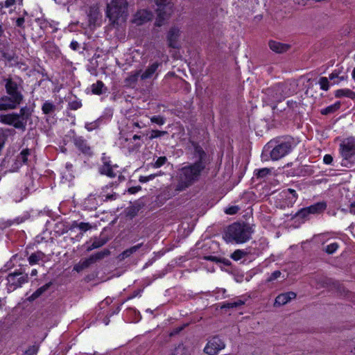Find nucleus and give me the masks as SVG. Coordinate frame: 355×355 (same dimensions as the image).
Returning a JSON list of instances; mask_svg holds the SVG:
<instances>
[{"mask_svg":"<svg viewBox=\"0 0 355 355\" xmlns=\"http://www.w3.org/2000/svg\"><path fill=\"white\" fill-rule=\"evenodd\" d=\"M37 270H36V269H33V270L31 271V275L32 276H35V275H37Z\"/></svg>","mask_w":355,"mask_h":355,"instance_id":"nucleus-61","label":"nucleus"},{"mask_svg":"<svg viewBox=\"0 0 355 355\" xmlns=\"http://www.w3.org/2000/svg\"><path fill=\"white\" fill-rule=\"evenodd\" d=\"M82 107V103L79 101H73L69 103V107L71 110H76Z\"/></svg>","mask_w":355,"mask_h":355,"instance_id":"nucleus-47","label":"nucleus"},{"mask_svg":"<svg viewBox=\"0 0 355 355\" xmlns=\"http://www.w3.org/2000/svg\"><path fill=\"white\" fill-rule=\"evenodd\" d=\"M335 96L336 98L345 96L351 99H354L355 92L349 89H339L335 92Z\"/></svg>","mask_w":355,"mask_h":355,"instance_id":"nucleus-29","label":"nucleus"},{"mask_svg":"<svg viewBox=\"0 0 355 355\" xmlns=\"http://www.w3.org/2000/svg\"><path fill=\"white\" fill-rule=\"evenodd\" d=\"M352 78L355 80V68L352 71Z\"/></svg>","mask_w":355,"mask_h":355,"instance_id":"nucleus-64","label":"nucleus"},{"mask_svg":"<svg viewBox=\"0 0 355 355\" xmlns=\"http://www.w3.org/2000/svg\"><path fill=\"white\" fill-rule=\"evenodd\" d=\"M193 163L189 164L178 169L176 175L177 184L175 190L182 191L197 182L209 163L208 155L203 148L196 142H192Z\"/></svg>","mask_w":355,"mask_h":355,"instance_id":"nucleus-1","label":"nucleus"},{"mask_svg":"<svg viewBox=\"0 0 355 355\" xmlns=\"http://www.w3.org/2000/svg\"><path fill=\"white\" fill-rule=\"evenodd\" d=\"M24 23V17H19L16 20V25L19 27H21Z\"/></svg>","mask_w":355,"mask_h":355,"instance_id":"nucleus-56","label":"nucleus"},{"mask_svg":"<svg viewBox=\"0 0 355 355\" xmlns=\"http://www.w3.org/2000/svg\"><path fill=\"white\" fill-rule=\"evenodd\" d=\"M30 155V150L28 149L23 150L17 157V160L26 164L28 160V156Z\"/></svg>","mask_w":355,"mask_h":355,"instance_id":"nucleus-37","label":"nucleus"},{"mask_svg":"<svg viewBox=\"0 0 355 355\" xmlns=\"http://www.w3.org/2000/svg\"><path fill=\"white\" fill-rule=\"evenodd\" d=\"M206 259L210 260V261H215V262L219 261L218 258H217L216 257H213V256L207 257Z\"/></svg>","mask_w":355,"mask_h":355,"instance_id":"nucleus-58","label":"nucleus"},{"mask_svg":"<svg viewBox=\"0 0 355 355\" xmlns=\"http://www.w3.org/2000/svg\"><path fill=\"white\" fill-rule=\"evenodd\" d=\"M318 83L321 89L327 91L329 89V78L321 77L319 79Z\"/></svg>","mask_w":355,"mask_h":355,"instance_id":"nucleus-38","label":"nucleus"},{"mask_svg":"<svg viewBox=\"0 0 355 355\" xmlns=\"http://www.w3.org/2000/svg\"><path fill=\"white\" fill-rule=\"evenodd\" d=\"M167 162L168 159L166 156L155 157L150 165L152 168H158L166 164Z\"/></svg>","mask_w":355,"mask_h":355,"instance_id":"nucleus-30","label":"nucleus"},{"mask_svg":"<svg viewBox=\"0 0 355 355\" xmlns=\"http://www.w3.org/2000/svg\"><path fill=\"white\" fill-rule=\"evenodd\" d=\"M33 110L27 105L21 107L19 112H12L0 115V122L12 125L14 128L24 131L28 121L31 120Z\"/></svg>","mask_w":355,"mask_h":355,"instance_id":"nucleus-3","label":"nucleus"},{"mask_svg":"<svg viewBox=\"0 0 355 355\" xmlns=\"http://www.w3.org/2000/svg\"><path fill=\"white\" fill-rule=\"evenodd\" d=\"M310 214V213L308 211L307 207L302 208L300 211H298L296 214L295 217L300 218H306L308 217V216Z\"/></svg>","mask_w":355,"mask_h":355,"instance_id":"nucleus-45","label":"nucleus"},{"mask_svg":"<svg viewBox=\"0 0 355 355\" xmlns=\"http://www.w3.org/2000/svg\"><path fill=\"white\" fill-rule=\"evenodd\" d=\"M106 13L112 24L124 21L128 15L127 0H112L107 4Z\"/></svg>","mask_w":355,"mask_h":355,"instance_id":"nucleus-5","label":"nucleus"},{"mask_svg":"<svg viewBox=\"0 0 355 355\" xmlns=\"http://www.w3.org/2000/svg\"><path fill=\"white\" fill-rule=\"evenodd\" d=\"M110 251L109 250H104L101 252H98L94 254H92L89 257L87 258L89 263L92 264L95 263L99 260L103 259L105 257L110 255Z\"/></svg>","mask_w":355,"mask_h":355,"instance_id":"nucleus-24","label":"nucleus"},{"mask_svg":"<svg viewBox=\"0 0 355 355\" xmlns=\"http://www.w3.org/2000/svg\"><path fill=\"white\" fill-rule=\"evenodd\" d=\"M329 79L332 82L334 85H338L342 81L346 80L347 79V75L345 73H342L341 70L334 69L329 75Z\"/></svg>","mask_w":355,"mask_h":355,"instance_id":"nucleus-20","label":"nucleus"},{"mask_svg":"<svg viewBox=\"0 0 355 355\" xmlns=\"http://www.w3.org/2000/svg\"><path fill=\"white\" fill-rule=\"evenodd\" d=\"M75 146L83 154L92 155V149L86 139L82 136L73 135L72 137Z\"/></svg>","mask_w":355,"mask_h":355,"instance_id":"nucleus-14","label":"nucleus"},{"mask_svg":"<svg viewBox=\"0 0 355 355\" xmlns=\"http://www.w3.org/2000/svg\"><path fill=\"white\" fill-rule=\"evenodd\" d=\"M158 8L157 9V19L155 21L157 26L163 25L164 20L169 18L173 13V5L167 0H155Z\"/></svg>","mask_w":355,"mask_h":355,"instance_id":"nucleus-9","label":"nucleus"},{"mask_svg":"<svg viewBox=\"0 0 355 355\" xmlns=\"http://www.w3.org/2000/svg\"><path fill=\"white\" fill-rule=\"evenodd\" d=\"M92 228V225L89 223L81 222L78 224V229L82 232H85Z\"/></svg>","mask_w":355,"mask_h":355,"instance_id":"nucleus-46","label":"nucleus"},{"mask_svg":"<svg viewBox=\"0 0 355 355\" xmlns=\"http://www.w3.org/2000/svg\"><path fill=\"white\" fill-rule=\"evenodd\" d=\"M295 4L297 5H304L305 3V0H292Z\"/></svg>","mask_w":355,"mask_h":355,"instance_id":"nucleus-59","label":"nucleus"},{"mask_svg":"<svg viewBox=\"0 0 355 355\" xmlns=\"http://www.w3.org/2000/svg\"><path fill=\"white\" fill-rule=\"evenodd\" d=\"M287 87L288 85L286 83H281L267 88L265 90L267 101L270 103H278L282 101L286 96L289 95Z\"/></svg>","mask_w":355,"mask_h":355,"instance_id":"nucleus-7","label":"nucleus"},{"mask_svg":"<svg viewBox=\"0 0 355 355\" xmlns=\"http://www.w3.org/2000/svg\"><path fill=\"white\" fill-rule=\"evenodd\" d=\"M166 134H167L166 131H161V130H152L150 132V135L149 136V139L150 140H152V139H156V138L164 136Z\"/></svg>","mask_w":355,"mask_h":355,"instance_id":"nucleus-40","label":"nucleus"},{"mask_svg":"<svg viewBox=\"0 0 355 355\" xmlns=\"http://www.w3.org/2000/svg\"><path fill=\"white\" fill-rule=\"evenodd\" d=\"M243 304H244V302L243 300H235V301H233V302H230L225 303L222 306V307L223 308L232 309V308L239 307L240 306H242Z\"/></svg>","mask_w":355,"mask_h":355,"instance_id":"nucleus-36","label":"nucleus"},{"mask_svg":"<svg viewBox=\"0 0 355 355\" xmlns=\"http://www.w3.org/2000/svg\"><path fill=\"white\" fill-rule=\"evenodd\" d=\"M161 63L155 62L148 67V68L141 74V80H146L152 78L155 74Z\"/></svg>","mask_w":355,"mask_h":355,"instance_id":"nucleus-21","label":"nucleus"},{"mask_svg":"<svg viewBox=\"0 0 355 355\" xmlns=\"http://www.w3.org/2000/svg\"><path fill=\"white\" fill-rule=\"evenodd\" d=\"M78 224H79V223H78L77 221H73L72 223V224L71 225L69 230H72L75 228H78Z\"/></svg>","mask_w":355,"mask_h":355,"instance_id":"nucleus-57","label":"nucleus"},{"mask_svg":"<svg viewBox=\"0 0 355 355\" xmlns=\"http://www.w3.org/2000/svg\"><path fill=\"white\" fill-rule=\"evenodd\" d=\"M340 105H341V103L340 101H336L335 103L322 109L320 111V113L323 115H327V114H329L331 113H334L340 107Z\"/></svg>","mask_w":355,"mask_h":355,"instance_id":"nucleus-31","label":"nucleus"},{"mask_svg":"<svg viewBox=\"0 0 355 355\" xmlns=\"http://www.w3.org/2000/svg\"><path fill=\"white\" fill-rule=\"evenodd\" d=\"M338 248V244L337 243H332L326 246L324 251L327 254H331L334 253L337 250Z\"/></svg>","mask_w":355,"mask_h":355,"instance_id":"nucleus-41","label":"nucleus"},{"mask_svg":"<svg viewBox=\"0 0 355 355\" xmlns=\"http://www.w3.org/2000/svg\"><path fill=\"white\" fill-rule=\"evenodd\" d=\"M103 164L98 167V171L101 175H106L109 178H115L117 175L116 169L118 168L117 165H112L109 160V158L103 157L102 158Z\"/></svg>","mask_w":355,"mask_h":355,"instance_id":"nucleus-12","label":"nucleus"},{"mask_svg":"<svg viewBox=\"0 0 355 355\" xmlns=\"http://www.w3.org/2000/svg\"><path fill=\"white\" fill-rule=\"evenodd\" d=\"M91 266V263L87 259L80 260L77 264L73 266V270L80 272L85 268Z\"/></svg>","mask_w":355,"mask_h":355,"instance_id":"nucleus-33","label":"nucleus"},{"mask_svg":"<svg viewBox=\"0 0 355 355\" xmlns=\"http://www.w3.org/2000/svg\"><path fill=\"white\" fill-rule=\"evenodd\" d=\"M130 128H132V130L135 128H145L146 127V125L142 122H139V121H132L130 124Z\"/></svg>","mask_w":355,"mask_h":355,"instance_id":"nucleus-48","label":"nucleus"},{"mask_svg":"<svg viewBox=\"0 0 355 355\" xmlns=\"http://www.w3.org/2000/svg\"><path fill=\"white\" fill-rule=\"evenodd\" d=\"M15 3V0H6V1L4 2L3 6H4L6 8H9V7H10V6H13Z\"/></svg>","mask_w":355,"mask_h":355,"instance_id":"nucleus-55","label":"nucleus"},{"mask_svg":"<svg viewBox=\"0 0 355 355\" xmlns=\"http://www.w3.org/2000/svg\"><path fill=\"white\" fill-rule=\"evenodd\" d=\"M46 259V254L42 251H37L32 253L28 260L30 265H35L39 263L40 261L44 262Z\"/></svg>","mask_w":355,"mask_h":355,"instance_id":"nucleus-23","label":"nucleus"},{"mask_svg":"<svg viewBox=\"0 0 355 355\" xmlns=\"http://www.w3.org/2000/svg\"><path fill=\"white\" fill-rule=\"evenodd\" d=\"M151 123H156L159 125H162L166 122V119L160 115H155L150 118Z\"/></svg>","mask_w":355,"mask_h":355,"instance_id":"nucleus-39","label":"nucleus"},{"mask_svg":"<svg viewBox=\"0 0 355 355\" xmlns=\"http://www.w3.org/2000/svg\"><path fill=\"white\" fill-rule=\"evenodd\" d=\"M139 181H140L141 182H146L149 181V179H148V177H147V176H146V177H142V176H141V177H140V178H139Z\"/></svg>","mask_w":355,"mask_h":355,"instance_id":"nucleus-60","label":"nucleus"},{"mask_svg":"<svg viewBox=\"0 0 355 355\" xmlns=\"http://www.w3.org/2000/svg\"><path fill=\"white\" fill-rule=\"evenodd\" d=\"M224 342L218 337L212 338L207 343L204 349V352L209 355H216L218 352L225 348Z\"/></svg>","mask_w":355,"mask_h":355,"instance_id":"nucleus-11","label":"nucleus"},{"mask_svg":"<svg viewBox=\"0 0 355 355\" xmlns=\"http://www.w3.org/2000/svg\"><path fill=\"white\" fill-rule=\"evenodd\" d=\"M98 126H99V120H96V121H92V122L86 123L85 125V128L88 131H92V130L98 128Z\"/></svg>","mask_w":355,"mask_h":355,"instance_id":"nucleus-43","label":"nucleus"},{"mask_svg":"<svg viewBox=\"0 0 355 355\" xmlns=\"http://www.w3.org/2000/svg\"><path fill=\"white\" fill-rule=\"evenodd\" d=\"M153 17V14L146 10H139L134 16L133 22L137 25H141Z\"/></svg>","mask_w":355,"mask_h":355,"instance_id":"nucleus-17","label":"nucleus"},{"mask_svg":"<svg viewBox=\"0 0 355 355\" xmlns=\"http://www.w3.org/2000/svg\"><path fill=\"white\" fill-rule=\"evenodd\" d=\"M141 189V186H135L130 187L128 189V192L130 194H135Z\"/></svg>","mask_w":355,"mask_h":355,"instance_id":"nucleus-53","label":"nucleus"},{"mask_svg":"<svg viewBox=\"0 0 355 355\" xmlns=\"http://www.w3.org/2000/svg\"><path fill=\"white\" fill-rule=\"evenodd\" d=\"M55 109V105L53 103L48 101H45L42 106V110L45 114H50L53 113Z\"/></svg>","mask_w":355,"mask_h":355,"instance_id":"nucleus-32","label":"nucleus"},{"mask_svg":"<svg viewBox=\"0 0 355 355\" xmlns=\"http://www.w3.org/2000/svg\"><path fill=\"white\" fill-rule=\"evenodd\" d=\"M51 286V282H49L44 286L37 288L29 297V301H33L41 296L44 292H46Z\"/></svg>","mask_w":355,"mask_h":355,"instance_id":"nucleus-27","label":"nucleus"},{"mask_svg":"<svg viewBox=\"0 0 355 355\" xmlns=\"http://www.w3.org/2000/svg\"><path fill=\"white\" fill-rule=\"evenodd\" d=\"M248 252L244 250H236L230 256L234 261H239L245 257Z\"/></svg>","mask_w":355,"mask_h":355,"instance_id":"nucleus-35","label":"nucleus"},{"mask_svg":"<svg viewBox=\"0 0 355 355\" xmlns=\"http://www.w3.org/2000/svg\"><path fill=\"white\" fill-rule=\"evenodd\" d=\"M323 162L326 164H331L333 162V157L331 155L327 154L323 157Z\"/></svg>","mask_w":355,"mask_h":355,"instance_id":"nucleus-52","label":"nucleus"},{"mask_svg":"<svg viewBox=\"0 0 355 355\" xmlns=\"http://www.w3.org/2000/svg\"><path fill=\"white\" fill-rule=\"evenodd\" d=\"M112 184L107 185L102 189V191L99 195V198L103 202L112 201L115 200L118 196V195L115 192L107 193V190L109 188H111Z\"/></svg>","mask_w":355,"mask_h":355,"instance_id":"nucleus-22","label":"nucleus"},{"mask_svg":"<svg viewBox=\"0 0 355 355\" xmlns=\"http://www.w3.org/2000/svg\"><path fill=\"white\" fill-rule=\"evenodd\" d=\"M142 245L143 243H141L124 250L121 254H119V259L121 260H123L125 258L129 257L132 254L135 253L139 248H141Z\"/></svg>","mask_w":355,"mask_h":355,"instance_id":"nucleus-28","label":"nucleus"},{"mask_svg":"<svg viewBox=\"0 0 355 355\" xmlns=\"http://www.w3.org/2000/svg\"><path fill=\"white\" fill-rule=\"evenodd\" d=\"M281 274L282 273L279 270H275L270 275V276L268 278L267 281L268 282L275 281L280 277Z\"/></svg>","mask_w":355,"mask_h":355,"instance_id":"nucleus-49","label":"nucleus"},{"mask_svg":"<svg viewBox=\"0 0 355 355\" xmlns=\"http://www.w3.org/2000/svg\"><path fill=\"white\" fill-rule=\"evenodd\" d=\"M282 198L285 206L293 207L297 199V193L293 189H284L281 192Z\"/></svg>","mask_w":355,"mask_h":355,"instance_id":"nucleus-16","label":"nucleus"},{"mask_svg":"<svg viewBox=\"0 0 355 355\" xmlns=\"http://www.w3.org/2000/svg\"><path fill=\"white\" fill-rule=\"evenodd\" d=\"M91 87L92 94L96 95H101L107 91V88L101 80H98L96 83L92 84Z\"/></svg>","mask_w":355,"mask_h":355,"instance_id":"nucleus-26","label":"nucleus"},{"mask_svg":"<svg viewBox=\"0 0 355 355\" xmlns=\"http://www.w3.org/2000/svg\"><path fill=\"white\" fill-rule=\"evenodd\" d=\"M311 284H315L318 288L331 286L336 288L338 286V282H334L333 279L322 275H314L311 279Z\"/></svg>","mask_w":355,"mask_h":355,"instance_id":"nucleus-13","label":"nucleus"},{"mask_svg":"<svg viewBox=\"0 0 355 355\" xmlns=\"http://www.w3.org/2000/svg\"><path fill=\"white\" fill-rule=\"evenodd\" d=\"M270 169L268 168H263L259 169L256 173L257 178H263L270 173Z\"/></svg>","mask_w":355,"mask_h":355,"instance_id":"nucleus-44","label":"nucleus"},{"mask_svg":"<svg viewBox=\"0 0 355 355\" xmlns=\"http://www.w3.org/2000/svg\"><path fill=\"white\" fill-rule=\"evenodd\" d=\"M6 135L3 132H0V150L2 149L3 147L6 140Z\"/></svg>","mask_w":355,"mask_h":355,"instance_id":"nucleus-51","label":"nucleus"},{"mask_svg":"<svg viewBox=\"0 0 355 355\" xmlns=\"http://www.w3.org/2000/svg\"><path fill=\"white\" fill-rule=\"evenodd\" d=\"M252 233V227L245 223H234L229 225L223 238L227 242L243 243L248 241Z\"/></svg>","mask_w":355,"mask_h":355,"instance_id":"nucleus-4","label":"nucleus"},{"mask_svg":"<svg viewBox=\"0 0 355 355\" xmlns=\"http://www.w3.org/2000/svg\"><path fill=\"white\" fill-rule=\"evenodd\" d=\"M155 176H156V175H150L147 177H148V179H149V180H153Z\"/></svg>","mask_w":355,"mask_h":355,"instance_id":"nucleus-63","label":"nucleus"},{"mask_svg":"<svg viewBox=\"0 0 355 355\" xmlns=\"http://www.w3.org/2000/svg\"><path fill=\"white\" fill-rule=\"evenodd\" d=\"M297 295L295 293L290 291L279 294L275 298V301L274 303L275 306H283L288 302H289L291 300L295 299Z\"/></svg>","mask_w":355,"mask_h":355,"instance_id":"nucleus-18","label":"nucleus"},{"mask_svg":"<svg viewBox=\"0 0 355 355\" xmlns=\"http://www.w3.org/2000/svg\"><path fill=\"white\" fill-rule=\"evenodd\" d=\"M132 139H133L134 140H136V139H141V136L137 135H135L132 137Z\"/></svg>","mask_w":355,"mask_h":355,"instance_id":"nucleus-62","label":"nucleus"},{"mask_svg":"<svg viewBox=\"0 0 355 355\" xmlns=\"http://www.w3.org/2000/svg\"><path fill=\"white\" fill-rule=\"evenodd\" d=\"M268 45L270 49L277 53H282L286 52L291 47L289 44L274 40H270L268 43Z\"/></svg>","mask_w":355,"mask_h":355,"instance_id":"nucleus-19","label":"nucleus"},{"mask_svg":"<svg viewBox=\"0 0 355 355\" xmlns=\"http://www.w3.org/2000/svg\"><path fill=\"white\" fill-rule=\"evenodd\" d=\"M39 350L38 345L30 346L23 354V355H35Z\"/></svg>","mask_w":355,"mask_h":355,"instance_id":"nucleus-42","label":"nucleus"},{"mask_svg":"<svg viewBox=\"0 0 355 355\" xmlns=\"http://www.w3.org/2000/svg\"><path fill=\"white\" fill-rule=\"evenodd\" d=\"M79 43L74 40H73L70 44V48L73 51H77L79 49Z\"/></svg>","mask_w":355,"mask_h":355,"instance_id":"nucleus-54","label":"nucleus"},{"mask_svg":"<svg viewBox=\"0 0 355 355\" xmlns=\"http://www.w3.org/2000/svg\"><path fill=\"white\" fill-rule=\"evenodd\" d=\"M4 82L6 94L0 98V111L15 110L24 101L22 80L19 78H8L4 79Z\"/></svg>","mask_w":355,"mask_h":355,"instance_id":"nucleus-2","label":"nucleus"},{"mask_svg":"<svg viewBox=\"0 0 355 355\" xmlns=\"http://www.w3.org/2000/svg\"><path fill=\"white\" fill-rule=\"evenodd\" d=\"M180 35V31L177 26L171 27L167 33L166 40L169 47L178 48V39Z\"/></svg>","mask_w":355,"mask_h":355,"instance_id":"nucleus-15","label":"nucleus"},{"mask_svg":"<svg viewBox=\"0 0 355 355\" xmlns=\"http://www.w3.org/2000/svg\"><path fill=\"white\" fill-rule=\"evenodd\" d=\"M28 275L19 271L10 273L7 277L8 289L15 290L28 282Z\"/></svg>","mask_w":355,"mask_h":355,"instance_id":"nucleus-10","label":"nucleus"},{"mask_svg":"<svg viewBox=\"0 0 355 355\" xmlns=\"http://www.w3.org/2000/svg\"><path fill=\"white\" fill-rule=\"evenodd\" d=\"M327 205L324 202H317L309 207H307L308 211L310 214H320L325 210Z\"/></svg>","mask_w":355,"mask_h":355,"instance_id":"nucleus-25","label":"nucleus"},{"mask_svg":"<svg viewBox=\"0 0 355 355\" xmlns=\"http://www.w3.org/2000/svg\"><path fill=\"white\" fill-rule=\"evenodd\" d=\"M340 153L343 158L341 165L350 167L355 157V137H350L344 139L340 144Z\"/></svg>","mask_w":355,"mask_h":355,"instance_id":"nucleus-6","label":"nucleus"},{"mask_svg":"<svg viewBox=\"0 0 355 355\" xmlns=\"http://www.w3.org/2000/svg\"><path fill=\"white\" fill-rule=\"evenodd\" d=\"M106 243V241L104 240V239H97V238H95L94 239V241H93V243L89 245L87 248V252H90L94 249H96V248H101L102 247L103 245H104Z\"/></svg>","mask_w":355,"mask_h":355,"instance_id":"nucleus-34","label":"nucleus"},{"mask_svg":"<svg viewBox=\"0 0 355 355\" xmlns=\"http://www.w3.org/2000/svg\"><path fill=\"white\" fill-rule=\"evenodd\" d=\"M295 141L292 138H286L273 147L270 151V157L272 160H278L288 155L294 148Z\"/></svg>","mask_w":355,"mask_h":355,"instance_id":"nucleus-8","label":"nucleus"},{"mask_svg":"<svg viewBox=\"0 0 355 355\" xmlns=\"http://www.w3.org/2000/svg\"><path fill=\"white\" fill-rule=\"evenodd\" d=\"M239 208L238 206H232L226 209L225 213L227 214L233 215L238 212Z\"/></svg>","mask_w":355,"mask_h":355,"instance_id":"nucleus-50","label":"nucleus"}]
</instances>
